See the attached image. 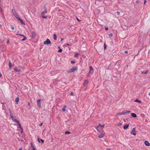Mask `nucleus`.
Instances as JSON below:
<instances>
[{
  "instance_id": "45",
  "label": "nucleus",
  "mask_w": 150,
  "mask_h": 150,
  "mask_svg": "<svg viewBox=\"0 0 150 150\" xmlns=\"http://www.w3.org/2000/svg\"><path fill=\"white\" fill-rule=\"evenodd\" d=\"M117 13L118 15H119V14H120V12L119 11H117Z\"/></svg>"
},
{
  "instance_id": "18",
  "label": "nucleus",
  "mask_w": 150,
  "mask_h": 150,
  "mask_svg": "<svg viewBox=\"0 0 150 150\" xmlns=\"http://www.w3.org/2000/svg\"><path fill=\"white\" fill-rule=\"evenodd\" d=\"M131 116L134 117H136L137 116V115L134 113H131Z\"/></svg>"
},
{
  "instance_id": "17",
  "label": "nucleus",
  "mask_w": 150,
  "mask_h": 150,
  "mask_svg": "<svg viewBox=\"0 0 150 150\" xmlns=\"http://www.w3.org/2000/svg\"><path fill=\"white\" fill-rule=\"evenodd\" d=\"M125 115V112H121L117 113V115Z\"/></svg>"
},
{
  "instance_id": "50",
  "label": "nucleus",
  "mask_w": 150,
  "mask_h": 150,
  "mask_svg": "<svg viewBox=\"0 0 150 150\" xmlns=\"http://www.w3.org/2000/svg\"><path fill=\"white\" fill-rule=\"evenodd\" d=\"M105 29L106 30H107L108 29V27H106L105 28Z\"/></svg>"
},
{
  "instance_id": "1",
  "label": "nucleus",
  "mask_w": 150,
  "mask_h": 150,
  "mask_svg": "<svg viewBox=\"0 0 150 150\" xmlns=\"http://www.w3.org/2000/svg\"><path fill=\"white\" fill-rule=\"evenodd\" d=\"M105 125H102L100 124H99L97 127H96V129L98 132H101V130H102V129H100L101 127H102L103 128L105 126Z\"/></svg>"
},
{
  "instance_id": "14",
  "label": "nucleus",
  "mask_w": 150,
  "mask_h": 150,
  "mask_svg": "<svg viewBox=\"0 0 150 150\" xmlns=\"http://www.w3.org/2000/svg\"><path fill=\"white\" fill-rule=\"evenodd\" d=\"M144 144L147 146H149L150 145V143L148 141H145Z\"/></svg>"
},
{
  "instance_id": "42",
  "label": "nucleus",
  "mask_w": 150,
  "mask_h": 150,
  "mask_svg": "<svg viewBox=\"0 0 150 150\" xmlns=\"http://www.w3.org/2000/svg\"><path fill=\"white\" fill-rule=\"evenodd\" d=\"M11 28L12 30H13L14 29V27L12 26L11 25Z\"/></svg>"
},
{
  "instance_id": "33",
  "label": "nucleus",
  "mask_w": 150,
  "mask_h": 150,
  "mask_svg": "<svg viewBox=\"0 0 150 150\" xmlns=\"http://www.w3.org/2000/svg\"><path fill=\"white\" fill-rule=\"evenodd\" d=\"M12 66V65L11 64L10 62H9V68H11Z\"/></svg>"
},
{
  "instance_id": "36",
  "label": "nucleus",
  "mask_w": 150,
  "mask_h": 150,
  "mask_svg": "<svg viewBox=\"0 0 150 150\" xmlns=\"http://www.w3.org/2000/svg\"><path fill=\"white\" fill-rule=\"evenodd\" d=\"M70 132H65V134H70Z\"/></svg>"
},
{
  "instance_id": "23",
  "label": "nucleus",
  "mask_w": 150,
  "mask_h": 150,
  "mask_svg": "<svg viewBox=\"0 0 150 150\" xmlns=\"http://www.w3.org/2000/svg\"><path fill=\"white\" fill-rule=\"evenodd\" d=\"M31 147L33 148V150H36L35 149V147L32 145V143H31Z\"/></svg>"
},
{
  "instance_id": "12",
  "label": "nucleus",
  "mask_w": 150,
  "mask_h": 150,
  "mask_svg": "<svg viewBox=\"0 0 150 150\" xmlns=\"http://www.w3.org/2000/svg\"><path fill=\"white\" fill-rule=\"evenodd\" d=\"M17 19L20 21L21 23V24L25 25V23L23 22L22 20H21L20 18H18Z\"/></svg>"
},
{
  "instance_id": "47",
  "label": "nucleus",
  "mask_w": 150,
  "mask_h": 150,
  "mask_svg": "<svg viewBox=\"0 0 150 150\" xmlns=\"http://www.w3.org/2000/svg\"><path fill=\"white\" fill-rule=\"evenodd\" d=\"M43 124V123L42 122L41 123H40V125H39V126H41Z\"/></svg>"
},
{
  "instance_id": "56",
  "label": "nucleus",
  "mask_w": 150,
  "mask_h": 150,
  "mask_svg": "<svg viewBox=\"0 0 150 150\" xmlns=\"http://www.w3.org/2000/svg\"><path fill=\"white\" fill-rule=\"evenodd\" d=\"M66 45H68V46H69V45H69V44H66Z\"/></svg>"
},
{
  "instance_id": "38",
  "label": "nucleus",
  "mask_w": 150,
  "mask_h": 150,
  "mask_svg": "<svg viewBox=\"0 0 150 150\" xmlns=\"http://www.w3.org/2000/svg\"><path fill=\"white\" fill-rule=\"evenodd\" d=\"M71 64H74L75 62L74 61H71Z\"/></svg>"
},
{
  "instance_id": "41",
  "label": "nucleus",
  "mask_w": 150,
  "mask_h": 150,
  "mask_svg": "<svg viewBox=\"0 0 150 150\" xmlns=\"http://www.w3.org/2000/svg\"><path fill=\"white\" fill-rule=\"evenodd\" d=\"M40 141L42 143H43L44 142V140L42 139H40Z\"/></svg>"
},
{
  "instance_id": "7",
  "label": "nucleus",
  "mask_w": 150,
  "mask_h": 150,
  "mask_svg": "<svg viewBox=\"0 0 150 150\" xmlns=\"http://www.w3.org/2000/svg\"><path fill=\"white\" fill-rule=\"evenodd\" d=\"M131 134L134 136L136 135V133H135V128H134L133 129L132 131L131 132Z\"/></svg>"
},
{
  "instance_id": "22",
  "label": "nucleus",
  "mask_w": 150,
  "mask_h": 150,
  "mask_svg": "<svg viewBox=\"0 0 150 150\" xmlns=\"http://www.w3.org/2000/svg\"><path fill=\"white\" fill-rule=\"evenodd\" d=\"M19 101V98L18 97H17L15 99V101L16 102L18 103Z\"/></svg>"
},
{
  "instance_id": "16",
  "label": "nucleus",
  "mask_w": 150,
  "mask_h": 150,
  "mask_svg": "<svg viewBox=\"0 0 150 150\" xmlns=\"http://www.w3.org/2000/svg\"><path fill=\"white\" fill-rule=\"evenodd\" d=\"M129 124L125 125H124V127H123L124 129H127L129 127Z\"/></svg>"
},
{
  "instance_id": "2",
  "label": "nucleus",
  "mask_w": 150,
  "mask_h": 150,
  "mask_svg": "<svg viewBox=\"0 0 150 150\" xmlns=\"http://www.w3.org/2000/svg\"><path fill=\"white\" fill-rule=\"evenodd\" d=\"M77 69V68L76 67H73L72 68L70 69L69 71H67L68 73H70L71 72L74 71Z\"/></svg>"
},
{
  "instance_id": "59",
  "label": "nucleus",
  "mask_w": 150,
  "mask_h": 150,
  "mask_svg": "<svg viewBox=\"0 0 150 150\" xmlns=\"http://www.w3.org/2000/svg\"><path fill=\"white\" fill-rule=\"evenodd\" d=\"M28 105H30V103H28Z\"/></svg>"
},
{
  "instance_id": "10",
  "label": "nucleus",
  "mask_w": 150,
  "mask_h": 150,
  "mask_svg": "<svg viewBox=\"0 0 150 150\" xmlns=\"http://www.w3.org/2000/svg\"><path fill=\"white\" fill-rule=\"evenodd\" d=\"M45 11H42L41 13V15H43L44 14H46L47 13V9L46 8H45Z\"/></svg>"
},
{
  "instance_id": "11",
  "label": "nucleus",
  "mask_w": 150,
  "mask_h": 150,
  "mask_svg": "<svg viewBox=\"0 0 150 150\" xmlns=\"http://www.w3.org/2000/svg\"><path fill=\"white\" fill-rule=\"evenodd\" d=\"M36 35V33L34 32H32V33L31 36L33 38H34L35 37Z\"/></svg>"
},
{
  "instance_id": "28",
  "label": "nucleus",
  "mask_w": 150,
  "mask_h": 150,
  "mask_svg": "<svg viewBox=\"0 0 150 150\" xmlns=\"http://www.w3.org/2000/svg\"><path fill=\"white\" fill-rule=\"evenodd\" d=\"M113 35V34L112 33H110L109 34V38H110L111 37H112Z\"/></svg>"
},
{
  "instance_id": "15",
  "label": "nucleus",
  "mask_w": 150,
  "mask_h": 150,
  "mask_svg": "<svg viewBox=\"0 0 150 150\" xmlns=\"http://www.w3.org/2000/svg\"><path fill=\"white\" fill-rule=\"evenodd\" d=\"M18 125L19 127L22 130H23V128L22 127H21V124H20L19 121L17 123H16Z\"/></svg>"
},
{
  "instance_id": "29",
  "label": "nucleus",
  "mask_w": 150,
  "mask_h": 150,
  "mask_svg": "<svg viewBox=\"0 0 150 150\" xmlns=\"http://www.w3.org/2000/svg\"><path fill=\"white\" fill-rule=\"evenodd\" d=\"M10 116L11 118V117H13V114L12 113H10Z\"/></svg>"
},
{
  "instance_id": "48",
  "label": "nucleus",
  "mask_w": 150,
  "mask_h": 150,
  "mask_svg": "<svg viewBox=\"0 0 150 150\" xmlns=\"http://www.w3.org/2000/svg\"><path fill=\"white\" fill-rule=\"evenodd\" d=\"M70 95H71V96H73V92H71V93H70Z\"/></svg>"
},
{
  "instance_id": "49",
  "label": "nucleus",
  "mask_w": 150,
  "mask_h": 150,
  "mask_svg": "<svg viewBox=\"0 0 150 150\" xmlns=\"http://www.w3.org/2000/svg\"><path fill=\"white\" fill-rule=\"evenodd\" d=\"M144 4H146V0H144Z\"/></svg>"
},
{
  "instance_id": "43",
  "label": "nucleus",
  "mask_w": 150,
  "mask_h": 150,
  "mask_svg": "<svg viewBox=\"0 0 150 150\" xmlns=\"http://www.w3.org/2000/svg\"><path fill=\"white\" fill-rule=\"evenodd\" d=\"M0 11L1 12H2V8H1V7H0Z\"/></svg>"
},
{
  "instance_id": "40",
  "label": "nucleus",
  "mask_w": 150,
  "mask_h": 150,
  "mask_svg": "<svg viewBox=\"0 0 150 150\" xmlns=\"http://www.w3.org/2000/svg\"><path fill=\"white\" fill-rule=\"evenodd\" d=\"M147 72H148V71H146L145 72H142V74H146Z\"/></svg>"
},
{
  "instance_id": "8",
  "label": "nucleus",
  "mask_w": 150,
  "mask_h": 150,
  "mask_svg": "<svg viewBox=\"0 0 150 150\" xmlns=\"http://www.w3.org/2000/svg\"><path fill=\"white\" fill-rule=\"evenodd\" d=\"M89 68H90V71H89V73H91V74H92L93 71V67L91 66H90Z\"/></svg>"
},
{
  "instance_id": "39",
  "label": "nucleus",
  "mask_w": 150,
  "mask_h": 150,
  "mask_svg": "<svg viewBox=\"0 0 150 150\" xmlns=\"http://www.w3.org/2000/svg\"><path fill=\"white\" fill-rule=\"evenodd\" d=\"M122 125V124L121 123H119L117 124V126H121Z\"/></svg>"
},
{
  "instance_id": "51",
  "label": "nucleus",
  "mask_w": 150,
  "mask_h": 150,
  "mask_svg": "<svg viewBox=\"0 0 150 150\" xmlns=\"http://www.w3.org/2000/svg\"><path fill=\"white\" fill-rule=\"evenodd\" d=\"M22 148H20L19 149V150H22Z\"/></svg>"
},
{
  "instance_id": "5",
  "label": "nucleus",
  "mask_w": 150,
  "mask_h": 150,
  "mask_svg": "<svg viewBox=\"0 0 150 150\" xmlns=\"http://www.w3.org/2000/svg\"><path fill=\"white\" fill-rule=\"evenodd\" d=\"M51 43V42L49 39H47L44 42V44L48 45Z\"/></svg>"
},
{
  "instance_id": "3",
  "label": "nucleus",
  "mask_w": 150,
  "mask_h": 150,
  "mask_svg": "<svg viewBox=\"0 0 150 150\" xmlns=\"http://www.w3.org/2000/svg\"><path fill=\"white\" fill-rule=\"evenodd\" d=\"M12 12L13 15L17 19L18 18H19L18 16V15L17 13L16 12L15 10H14L13 9L12 10Z\"/></svg>"
},
{
  "instance_id": "20",
  "label": "nucleus",
  "mask_w": 150,
  "mask_h": 150,
  "mask_svg": "<svg viewBox=\"0 0 150 150\" xmlns=\"http://www.w3.org/2000/svg\"><path fill=\"white\" fill-rule=\"evenodd\" d=\"M53 36H54V39L55 40H56L57 37V35L55 34H54V35H53Z\"/></svg>"
},
{
  "instance_id": "27",
  "label": "nucleus",
  "mask_w": 150,
  "mask_h": 150,
  "mask_svg": "<svg viewBox=\"0 0 150 150\" xmlns=\"http://www.w3.org/2000/svg\"><path fill=\"white\" fill-rule=\"evenodd\" d=\"M14 70L18 72L20 71V70L18 69L17 68H15Z\"/></svg>"
},
{
  "instance_id": "60",
  "label": "nucleus",
  "mask_w": 150,
  "mask_h": 150,
  "mask_svg": "<svg viewBox=\"0 0 150 150\" xmlns=\"http://www.w3.org/2000/svg\"><path fill=\"white\" fill-rule=\"evenodd\" d=\"M149 95L150 96V92H149Z\"/></svg>"
},
{
  "instance_id": "37",
  "label": "nucleus",
  "mask_w": 150,
  "mask_h": 150,
  "mask_svg": "<svg viewBox=\"0 0 150 150\" xmlns=\"http://www.w3.org/2000/svg\"><path fill=\"white\" fill-rule=\"evenodd\" d=\"M62 51V50L61 49H60L58 51V52H61Z\"/></svg>"
},
{
  "instance_id": "61",
  "label": "nucleus",
  "mask_w": 150,
  "mask_h": 150,
  "mask_svg": "<svg viewBox=\"0 0 150 150\" xmlns=\"http://www.w3.org/2000/svg\"><path fill=\"white\" fill-rule=\"evenodd\" d=\"M58 47H59V48H60V47L59 46Z\"/></svg>"
},
{
  "instance_id": "52",
  "label": "nucleus",
  "mask_w": 150,
  "mask_h": 150,
  "mask_svg": "<svg viewBox=\"0 0 150 150\" xmlns=\"http://www.w3.org/2000/svg\"><path fill=\"white\" fill-rule=\"evenodd\" d=\"M106 150H110V148H107Z\"/></svg>"
},
{
  "instance_id": "58",
  "label": "nucleus",
  "mask_w": 150,
  "mask_h": 150,
  "mask_svg": "<svg viewBox=\"0 0 150 150\" xmlns=\"http://www.w3.org/2000/svg\"><path fill=\"white\" fill-rule=\"evenodd\" d=\"M136 2L137 3H138V1H136Z\"/></svg>"
},
{
  "instance_id": "34",
  "label": "nucleus",
  "mask_w": 150,
  "mask_h": 150,
  "mask_svg": "<svg viewBox=\"0 0 150 150\" xmlns=\"http://www.w3.org/2000/svg\"><path fill=\"white\" fill-rule=\"evenodd\" d=\"M41 16L43 18H47V16H44L43 15H41Z\"/></svg>"
},
{
  "instance_id": "9",
  "label": "nucleus",
  "mask_w": 150,
  "mask_h": 150,
  "mask_svg": "<svg viewBox=\"0 0 150 150\" xmlns=\"http://www.w3.org/2000/svg\"><path fill=\"white\" fill-rule=\"evenodd\" d=\"M88 79H86L84 80L83 83V84L84 86H86L88 83Z\"/></svg>"
},
{
  "instance_id": "46",
  "label": "nucleus",
  "mask_w": 150,
  "mask_h": 150,
  "mask_svg": "<svg viewBox=\"0 0 150 150\" xmlns=\"http://www.w3.org/2000/svg\"><path fill=\"white\" fill-rule=\"evenodd\" d=\"M128 52L127 51H125L124 53L125 54H127L128 53Z\"/></svg>"
},
{
  "instance_id": "30",
  "label": "nucleus",
  "mask_w": 150,
  "mask_h": 150,
  "mask_svg": "<svg viewBox=\"0 0 150 150\" xmlns=\"http://www.w3.org/2000/svg\"><path fill=\"white\" fill-rule=\"evenodd\" d=\"M8 110L9 113H12L11 109L10 108H9Z\"/></svg>"
},
{
  "instance_id": "6",
  "label": "nucleus",
  "mask_w": 150,
  "mask_h": 150,
  "mask_svg": "<svg viewBox=\"0 0 150 150\" xmlns=\"http://www.w3.org/2000/svg\"><path fill=\"white\" fill-rule=\"evenodd\" d=\"M41 100H37V105L39 108L41 107V103H40Z\"/></svg>"
},
{
  "instance_id": "32",
  "label": "nucleus",
  "mask_w": 150,
  "mask_h": 150,
  "mask_svg": "<svg viewBox=\"0 0 150 150\" xmlns=\"http://www.w3.org/2000/svg\"><path fill=\"white\" fill-rule=\"evenodd\" d=\"M104 49L105 50L106 47V44L105 43H104Z\"/></svg>"
},
{
  "instance_id": "19",
  "label": "nucleus",
  "mask_w": 150,
  "mask_h": 150,
  "mask_svg": "<svg viewBox=\"0 0 150 150\" xmlns=\"http://www.w3.org/2000/svg\"><path fill=\"white\" fill-rule=\"evenodd\" d=\"M22 36H23V37L24 38L23 39H22L21 40V41H24L26 39H27V37L26 36L23 35H22Z\"/></svg>"
},
{
  "instance_id": "24",
  "label": "nucleus",
  "mask_w": 150,
  "mask_h": 150,
  "mask_svg": "<svg viewBox=\"0 0 150 150\" xmlns=\"http://www.w3.org/2000/svg\"><path fill=\"white\" fill-rule=\"evenodd\" d=\"M134 101L136 102H137L140 103L141 102V100H138V99H136V100H134Z\"/></svg>"
},
{
  "instance_id": "26",
  "label": "nucleus",
  "mask_w": 150,
  "mask_h": 150,
  "mask_svg": "<svg viewBox=\"0 0 150 150\" xmlns=\"http://www.w3.org/2000/svg\"><path fill=\"white\" fill-rule=\"evenodd\" d=\"M130 111H129V110H127L125 112V114H128L129 113H130Z\"/></svg>"
},
{
  "instance_id": "53",
  "label": "nucleus",
  "mask_w": 150,
  "mask_h": 150,
  "mask_svg": "<svg viewBox=\"0 0 150 150\" xmlns=\"http://www.w3.org/2000/svg\"><path fill=\"white\" fill-rule=\"evenodd\" d=\"M63 40V38H61L60 40V41H62Z\"/></svg>"
},
{
  "instance_id": "13",
  "label": "nucleus",
  "mask_w": 150,
  "mask_h": 150,
  "mask_svg": "<svg viewBox=\"0 0 150 150\" xmlns=\"http://www.w3.org/2000/svg\"><path fill=\"white\" fill-rule=\"evenodd\" d=\"M11 118L12 119V120L14 122L17 123L18 122V120H17L16 119H15V118L13 116V117H11Z\"/></svg>"
},
{
  "instance_id": "54",
  "label": "nucleus",
  "mask_w": 150,
  "mask_h": 150,
  "mask_svg": "<svg viewBox=\"0 0 150 150\" xmlns=\"http://www.w3.org/2000/svg\"><path fill=\"white\" fill-rule=\"evenodd\" d=\"M77 18V20L79 21V22L80 21L78 18Z\"/></svg>"
},
{
  "instance_id": "57",
  "label": "nucleus",
  "mask_w": 150,
  "mask_h": 150,
  "mask_svg": "<svg viewBox=\"0 0 150 150\" xmlns=\"http://www.w3.org/2000/svg\"><path fill=\"white\" fill-rule=\"evenodd\" d=\"M38 142H40L39 139V138L38 139Z\"/></svg>"
},
{
  "instance_id": "21",
  "label": "nucleus",
  "mask_w": 150,
  "mask_h": 150,
  "mask_svg": "<svg viewBox=\"0 0 150 150\" xmlns=\"http://www.w3.org/2000/svg\"><path fill=\"white\" fill-rule=\"evenodd\" d=\"M66 108V106L65 105L62 108V110L63 112H64L65 111V108Z\"/></svg>"
},
{
  "instance_id": "4",
  "label": "nucleus",
  "mask_w": 150,
  "mask_h": 150,
  "mask_svg": "<svg viewBox=\"0 0 150 150\" xmlns=\"http://www.w3.org/2000/svg\"><path fill=\"white\" fill-rule=\"evenodd\" d=\"M101 132H99V133L98 134L99 135L98 136V137L100 138H102L105 135V133L103 132H102L101 133H100Z\"/></svg>"
},
{
  "instance_id": "44",
  "label": "nucleus",
  "mask_w": 150,
  "mask_h": 150,
  "mask_svg": "<svg viewBox=\"0 0 150 150\" xmlns=\"http://www.w3.org/2000/svg\"><path fill=\"white\" fill-rule=\"evenodd\" d=\"M7 43L8 44H9V40L8 39L7 42Z\"/></svg>"
},
{
  "instance_id": "55",
  "label": "nucleus",
  "mask_w": 150,
  "mask_h": 150,
  "mask_svg": "<svg viewBox=\"0 0 150 150\" xmlns=\"http://www.w3.org/2000/svg\"><path fill=\"white\" fill-rule=\"evenodd\" d=\"M2 76V75L1 73H0V77H1Z\"/></svg>"
},
{
  "instance_id": "31",
  "label": "nucleus",
  "mask_w": 150,
  "mask_h": 150,
  "mask_svg": "<svg viewBox=\"0 0 150 150\" xmlns=\"http://www.w3.org/2000/svg\"><path fill=\"white\" fill-rule=\"evenodd\" d=\"M8 110L9 113H12L11 109L10 108H9Z\"/></svg>"
},
{
  "instance_id": "35",
  "label": "nucleus",
  "mask_w": 150,
  "mask_h": 150,
  "mask_svg": "<svg viewBox=\"0 0 150 150\" xmlns=\"http://www.w3.org/2000/svg\"><path fill=\"white\" fill-rule=\"evenodd\" d=\"M16 35H20V36H22V35H21L20 34H19V33H16Z\"/></svg>"
},
{
  "instance_id": "25",
  "label": "nucleus",
  "mask_w": 150,
  "mask_h": 150,
  "mask_svg": "<svg viewBox=\"0 0 150 150\" xmlns=\"http://www.w3.org/2000/svg\"><path fill=\"white\" fill-rule=\"evenodd\" d=\"M79 54V53H76L75 54L74 57H78Z\"/></svg>"
}]
</instances>
